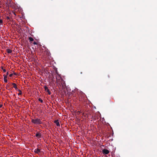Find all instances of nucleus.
I'll return each mask as SVG.
<instances>
[{"mask_svg": "<svg viewBox=\"0 0 157 157\" xmlns=\"http://www.w3.org/2000/svg\"><path fill=\"white\" fill-rule=\"evenodd\" d=\"M31 122L35 124H40L42 123L40 119L35 117L34 119L32 120Z\"/></svg>", "mask_w": 157, "mask_h": 157, "instance_id": "nucleus-1", "label": "nucleus"}, {"mask_svg": "<svg viewBox=\"0 0 157 157\" xmlns=\"http://www.w3.org/2000/svg\"><path fill=\"white\" fill-rule=\"evenodd\" d=\"M102 153L105 155H107L109 153V151L106 149H104L102 151Z\"/></svg>", "mask_w": 157, "mask_h": 157, "instance_id": "nucleus-2", "label": "nucleus"}, {"mask_svg": "<svg viewBox=\"0 0 157 157\" xmlns=\"http://www.w3.org/2000/svg\"><path fill=\"white\" fill-rule=\"evenodd\" d=\"M6 52L7 53H11L12 52V51L11 50L9 49H7L6 50Z\"/></svg>", "mask_w": 157, "mask_h": 157, "instance_id": "nucleus-10", "label": "nucleus"}, {"mask_svg": "<svg viewBox=\"0 0 157 157\" xmlns=\"http://www.w3.org/2000/svg\"><path fill=\"white\" fill-rule=\"evenodd\" d=\"M12 84L13 85V87L16 90H17L18 88L16 84L13 83H12Z\"/></svg>", "mask_w": 157, "mask_h": 157, "instance_id": "nucleus-9", "label": "nucleus"}, {"mask_svg": "<svg viewBox=\"0 0 157 157\" xmlns=\"http://www.w3.org/2000/svg\"><path fill=\"white\" fill-rule=\"evenodd\" d=\"M13 75V74H10L9 75V76L10 77H11Z\"/></svg>", "mask_w": 157, "mask_h": 157, "instance_id": "nucleus-20", "label": "nucleus"}, {"mask_svg": "<svg viewBox=\"0 0 157 157\" xmlns=\"http://www.w3.org/2000/svg\"><path fill=\"white\" fill-rule=\"evenodd\" d=\"M6 18V19L7 20H10V18L9 17H7Z\"/></svg>", "mask_w": 157, "mask_h": 157, "instance_id": "nucleus-18", "label": "nucleus"}, {"mask_svg": "<svg viewBox=\"0 0 157 157\" xmlns=\"http://www.w3.org/2000/svg\"><path fill=\"white\" fill-rule=\"evenodd\" d=\"M54 122L56 124L57 126H59L60 124L58 120H56L54 121Z\"/></svg>", "mask_w": 157, "mask_h": 157, "instance_id": "nucleus-7", "label": "nucleus"}, {"mask_svg": "<svg viewBox=\"0 0 157 157\" xmlns=\"http://www.w3.org/2000/svg\"><path fill=\"white\" fill-rule=\"evenodd\" d=\"M40 150L38 148L35 149L34 151V152L35 153L38 154H39V153L40 152Z\"/></svg>", "mask_w": 157, "mask_h": 157, "instance_id": "nucleus-6", "label": "nucleus"}, {"mask_svg": "<svg viewBox=\"0 0 157 157\" xmlns=\"http://www.w3.org/2000/svg\"><path fill=\"white\" fill-rule=\"evenodd\" d=\"M61 83L62 85V88L63 89L64 88L66 87V84L65 82L63 81V79H61Z\"/></svg>", "mask_w": 157, "mask_h": 157, "instance_id": "nucleus-3", "label": "nucleus"}, {"mask_svg": "<svg viewBox=\"0 0 157 157\" xmlns=\"http://www.w3.org/2000/svg\"><path fill=\"white\" fill-rule=\"evenodd\" d=\"M9 88V86L8 85H6V89H8Z\"/></svg>", "mask_w": 157, "mask_h": 157, "instance_id": "nucleus-19", "label": "nucleus"}, {"mask_svg": "<svg viewBox=\"0 0 157 157\" xmlns=\"http://www.w3.org/2000/svg\"><path fill=\"white\" fill-rule=\"evenodd\" d=\"M38 101H40L41 103H42L43 102V100L41 99L40 98H39L38 99Z\"/></svg>", "mask_w": 157, "mask_h": 157, "instance_id": "nucleus-15", "label": "nucleus"}, {"mask_svg": "<svg viewBox=\"0 0 157 157\" xmlns=\"http://www.w3.org/2000/svg\"><path fill=\"white\" fill-rule=\"evenodd\" d=\"M3 21L1 19H0V24L2 23Z\"/></svg>", "mask_w": 157, "mask_h": 157, "instance_id": "nucleus-16", "label": "nucleus"}, {"mask_svg": "<svg viewBox=\"0 0 157 157\" xmlns=\"http://www.w3.org/2000/svg\"><path fill=\"white\" fill-rule=\"evenodd\" d=\"M33 44H35V45H36L38 44V43L36 42H35V41L33 43Z\"/></svg>", "mask_w": 157, "mask_h": 157, "instance_id": "nucleus-17", "label": "nucleus"}, {"mask_svg": "<svg viewBox=\"0 0 157 157\" xmlns=\"http://www.w3.org/2000/svg\"><path fill=\"white\" fill-rule=\"evenodd\" d=\"M45 52H46L47 55L48 56H49L50 55V53L47 49L45 51Z\"/></svg>", "mask_w": 157, "mask_h": 157, "instance_id": "nucleus-11", "label": "nucleus"}, {"mask_svg": "<svg viewBox=\"0 0 157 157\" xmlns=\"http://www.w3.org/2000/svg\"><path fill=\"white\" fill-rule=\"evenodd\" d=\"M29 39L30 41L31 42L33 41L34 40L31 37H29Z\"/></svg>", "mask_w": 157, "mask_h": 157, "instance_id": "nucleus-12", "label": "nucleus"}, {"mask_svg": "<svg viewBox=\"0 0 157 157\" xmlns=\"http://www.w3.org/2000/svg\"><path fill=\"white\" fill-rule=\"evenodd\" d=\"M108 78H109V75H108Z\"/></svg>", "mask_w": 157, "mask_h": 157, "instance_id": "nucleus-24", "label": "nucleus"}, {"mask_svg": "<svg viewBox=\"0 0 157 157\" xmlns=\"http://www.w3.org/2000/svg\"><path fill=\"white\" fill-rule=\"evenodd\" d=\"M2 105L0 104V108H2Z\"/></svg>", "mask_w": 157, "mask_h": 157, "instance_id": "nucleus-22", "label": "nucleus"}, {"mask_svg": "<svg viewBox=\"0 0 157 157\" xmlns=\"http://www.w3.org/2000/svg\"><path fill=\"white\" fill-rule=\"evenodd\" d=\"M3 76H4V82L6 83L8 81H7V76H6V75H3Z\"/></svg>", "mask_w": 157, "mask_h": 157, "instance_id": "nucleus-8", "label": "nucleus"}, {"mask_svg": "<svg viewBox=\"0 0 157 157\" xmlns=\"http://www.w3.org/2000/svg\"><path fill=\"white\" fill-rule=\"evenodd\" d=\"M14 75H16V73H14Z\"/></svg>", "mask_w": 157, "mask_h": 157, "instance_id": "nucleus-23", "label": "nucleus"}, {"mask_svg": "<svg viewBox=\"0 0 157 157\" xmlns=\"http://www.w3.org/2000/svg\"><path fill=\"white\" fill-rule=\"evenodd\" d=\"M8 74H9V72H7L6 73V76H7V75H8Z\"/></svg>", "mask_w": 157, "mask_h": 157, "instance_id": "nucleus-21", "label": "nucleus"}, {"mask_svg": "<svg viewBox=\"0 0 157 157\" xmlns=\"http://www.w3.org/2000/svg\"><path fill=\"white\" fill-rule=\"evenodd\" d=\"M44 89H45V90H46V91H47V92H48V94L49 95H50L51 94V92H50V91H49V90L48 89V87L46 86H44Z\"/></svg>", "mask_w": 157, "mask_h": 157, "instance_id": "nucleus-5", "label": "nucleus"}, {"mask_svg": "<svg viewBox=\"0 0 157 157\" xmlns=\"http://www.w3.org/2000/svg\"><path fill=\"white\" fill-rule=\"evenodd\" d=\"M1 69L2 70H3L4 72H5L6 71V69H4L3 67H1Z\"/></svg>", "mask_w": 157, "mask_h": 157, "instance_id": "nucleus-14", "label": "nucleus"}, {"mask_svg": "<svg viewBox=\"0 0 157 157\" xmlns=\"http://www.w3.org/2000/svg\"><path fill=\"white\" fill-rule=\"evenodd\" d=\"M35 136L37 139H40L41 137V134L40 133L37 132L36 133Z\"/></svg>", "mask_w": 157, "mask_h": 157, "instance_id": "nucleus-4", "label": "nucleus"}, {"mask_svg": "<svg viewBox=\"0 0 157 157\" xmlns=\"http://www.w3.org/2000/svg\"><path fill=\"white\" fill-rule=\"evenodd\" d=\"M18 91L19 92V93L18 94V95H21L22 94V92L21 90H18Z\"/></svg>", "mask_w": 157, "mask_h": 157, "instance_id": "nucleus-13", "label": "nucleus"}, {"mask_svg": "<svg viewBox=\"0 0 157 157\" xmlns=\"http://www.w3.org/2000/svg\"><path fill=\"white\" fill-rule=\"evenodd\" d=\"M81 74H82V72H81Z\"/></svg>", "mask_w": 157, "mask_h": 157, "instance_id": "nucleus-25", "label": "nucleus"}]
</instances>
